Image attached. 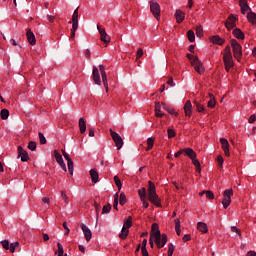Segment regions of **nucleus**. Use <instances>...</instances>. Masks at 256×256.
<instances>
[{
	"instance_id": "f257e3e1",
	"label": "nucleus",
	"mask_w": 256,
	"mask_h": 256,
	"mask_svg": "<svg viewBox=\"0 0 256 256\" xmlns=\"http://www.w3.org/2000/svg\"><path fill=\"white\" fill-rule=\"evenodd\" d=\"M151 230L158 249H163V246L167 245V234L161 235V230H159V225L157 223L152 224Z\"/></svg>"
},
{
	"instance_id": "f03ea898",
	"label": "nucleus",
	"mask_w": 256,
	"mask_h": 256,
	"mask_svg": "<svg viewBox=\"0 0 256 256\" xmlns=\"http://www.w3.org/2000/svg\"><path fill=\"white\" fill-rule=\"evenodd\" d=\"M148 199L150 203L156 207H161V199H159V195H157L155 183L151 182V180L148 181Z\"/></svg>"
},
{
	"instance_id": "7ed1b4c3",
	"label": "nucleus",
	"mask_w": 256,
	"mask_h": 256,
	"mask_svg": "<svg viewBox=\"0 0 256 256\" xmlns=\"http://www.w3.org/2000/svg\"><path fill=\"white\" fill-rule=\"evenodd\" d=\"M223 63L225 65V71L229 73L231 69L235 67V62L233 61V54L231 53V46H226L224 49Z\"/></svg>"
},
{
	"instance_id": "20e7f679",
	"label": "nucleus",
	"mask_w": 256,
	"mask_h": 256,
	"mask_svg": "<svg viewBox=\"0 0 256 256\" xmlns=\"http://www.w3.org/2000/svg\"><path fill=\"white\" fill-rule=\"evenodd\" d=\"M230 45L232 47V51L235 59H237L238 61H241L243 57V46H241V44L235 39H231Z\"/></svg>"
},
{
	"instance_id": "39448f33",
	"label": "nucleus",
	"mask_w": 256,
	"mask_h": 256,
	"mask_svg": "<svg viewBox=\"0 0 256 256\" xmlns=\"http://www.w3.org/2000/svg\"><path fill=\"white\" fill-rule=\"evenodd\" d=\"M149 5L153 17L159 21L161 19V5L156 0H150Z\"/></svg>"
},
{
	"instance_id": "423d86ee",
	"label": "nucleus",
	"mask_w": 256,
	"mask_h": 256,
	"mask_svg": "<svg viewBox=\"0 0 256 256\" xmlns=\"http://www.w3.org/2000/svg\"><path fill=\"white\" fill-rule=\"evenodd\" d=\"M133 226V218L129 216L127 220L124 222L121 233L119 234L120 239L124 240L129 236V229Z\"/></svg>"
},
{
	"instance_id": "0eeeda50",
	"label": "nucleus",
	"mask_w": 256,
	"mask_h": 256,
	"mask_svg": "<svg viewBox=\"0 0 256 256\" xmlns=\"http://www.w3.org/2000/svg\"><path fill=\"white\" fill-rule=\"evenodd\" d=\"M233 195V189H226L223 192V200H222V205L224 209H227L229 205H231V196Z\"/></svg>"
},
{
	"instance_id": "6e6552de",
	"label": "nucleus",
	"mask_w": 256,
	"mask_h": 256,
	"mask_svg": "<svg viewBox=\"0 0 256 256\" xmlns=\"http://www.w3.org/2000/svg\"><path fill=\"white\" fill-rule=\"evenodd\" d=\"M110 135L112 137V140L114 141L117 149H121L123 147V138H121V135L119 133L113 131V129H110Z\"/></svg>"
},
{
	"instance_id": "1a4fd4ad",
	"label": "nucleus",
	"mask_w": 256,
	"mask_h": 256,
	"mask_svg": "<svg viewBox=\"0 0 256 256\" xmlns=\"http://www.w3.org/2000/svg\"><path fill=\"white\" fill-rule=\"evenodd\" d=\"M237 19H239V17L237 15L231 14L228 19L225 22V27L228 29V31H231V29H235V27L237 26Z\"/></svg>"
},
{
	"instance_id": "9d476101",
	"label": "nucleus",
	"mask_w": 256,
	"mask_h": 256,
	"mask_svg": "<svg viewBox=\"0 0 256 256\" xmlns=\"http://www.w3.org/2000/svg\"><path fill=\"white\" fill-rule=\"evenodd\" d=\"M192 67H194L195 71L198 72L199 75H203V73H205V67L199 58H194L192 61Z\"/></svg>"
},
{
	"instance_id": "9b49d317",
	"label": "nucleus",
	"mask_w": 256,
	"mask_h": 256,
	"mask_svg": "<svg viewBox=\"0 0 256 256\" xmlns=\"http://www.w3.org/2000/svg\"><path fill=\"white\" fill-rule=\"evenodd\" d=\"M97 29L100 33V41H102L103 43H111V36L107 34V31H105V28L97 26Z\"/></svg>"
},
{
	"instance_id": "f8f14e48",
	"label": "nucleus",
	"mask_w": 256,
	"mask_h": 256,
	"mask_svg": "<svg viewBox=\"0 0 256 256\" xmlns=\"http://www.w3.org/2000/svg\"><path fill=\"white\" fill-rule=\"evenodd\" d=\"M54 157H55L57 163L63 169V171H65V173H67V165H65V161H63V156L61 155V153H59V151H57V150H54Z\"/></svg>"
},
{
	"instance_id": "ddd939ff",
	"label": "nucleus",
	"mask_w": 256,
	"mask_h": 256,
	"mask_svg": "<svg viewBox=\"0 0 256 256\" xmlns=\"http://www.w3.org/2000/svg\"><path fill=\"white\" fill-rule=\"evenodd\" d=\"M62 155H63L64 159H66V161H67L68 171H69L70 175H73V171H74L73 160L71 159L69 154H67V152H65V150H62Z\"/></svg>"
},
{
	"instance_id": "4468645a",
	"label": "nucleus",
	"mask_w": 256,
	"mask_h": 256,
	"mask_svg": "<svg viewBox=\"0 0 256 256\" xmlns=\"http://www.w3.org/2000/svg\"><path fill=\"white\" fill-rule=\"evenodd\" d=\"M18 157H20L21 161L23 163L29 161V153H27V150L23 149L22 146H18Z\"/></svg>"
},
{
	"instance_id": "2eb2a0df",
	"label": "nucleus",
	"mask_w": 256,
	"mask_h": 256,
	"mask_svg": "<svg viewBox=\"0 0 256 256\" xmlns=\"http://www.w3.org/2000/svg\"><path fill=\"white\" fill-rule=\"evenodd\" d=\"M80 227L84 233V237H85L87 243H89V241H91V238L93 237V233L91 232V229H89V227H87V225H85L83 223L80 225Z\"/></svg>"
},
{
	"instance_id": "dca6fc26",
	"label": "nucleus",
	"mask_w": 256,
	"mask_h": 256,
	"mask_svg": "<svg viewBox=\"0 0 256 256\" xmlns=\"http://www.w3.org/2000/svg\"><path fill=\"white\" fill-rule=\"evenodd\" d=\"M72 27L79 29V8H76L72 15Z\"/></svg>"
},
{
	"instance_id": "f3484780",
	"label": "nucleus",
	"mask_w": 256,
	"mask_h": 256,
	"mask_svg": "<svg viewBox=\"0 0 256 256\" xmlns=\"http://www.w3.org/2000/svg\"><path fill=\"white\" fill-rule=\"evenodd\" d=\"M92 76L95 85H101V74H99V69L97 68V66L93 67Z\"/></svg>"
},
{
	"instance_id": "a211bd4d",
	"label": "nucleus",
	"mask_w": 256,
	"mask_h": 256,
	"mask_svg": "<svg viewBox=\"0 0 256 256\" xmlns=\"http://www.w3.org/2000/svg\"><path fill=\"white\" fill-rule=\"evenodd\" d=\"M174 17L176 19V23L181 24L183 21H185V12H183L181 9H177Z\"/></svg>"
},
{
	"instance_id": "6ab92c4d",
	"label": "nucleus",
	"mask_w": 256,
	"mask_h": 256,
	"mask_svg": "<svg viewBox=\"0 0 256 256\" xmlns=\"http://www.w3.org/2000/svg\"><path fill=\"white\" fill-rule=\"evenodd\" d=\"M184 112L186 117H191L193 115V104L191 103V100H188L184 105Z\"/></svg>"
},
{
	"instance_id": "aec40b11",
	"label": "nucleus",
	"mask_w": 256,
	"mask_h": 256,
	"mask_svg": "<svg viewBox=\"0 0 256 256\" xmlns=\"http://www.w3.org/2000/svg\"><path fill=\"white\" fill-rule=\"evenodd\" d=\"M232 35L235 37V39H238L239 41H244L245 40V33L241 31L239 28H235L232 31Z\"/></svg>"
},
{
	"instance_id": "412c9836",
	"label": "nucleus",
	"mask_w": 256,
	"mask_h": 256,
	"mask_svg": "<svg viewBox=\"0 0 256 256\" xmlns=\"http://www.w3.org/2000/svg\"><path fill=\"white\" fill-rule=\"evenodd\" d=\"M239 6L241 9L242 15H245L247 11L251 10V8L249 7V4L247 3V0H239Z\"/></svg>"
},
{
	"instance_id": "4be33fe9",
	"label": "nucleus",
	"mask_w": 256,
	"mask_h": 256,
	"mask_svg": "<svg viewBox=\"0 0 256 256\" xmlns=\"http://www.w3.org/2000/svg\"><path fill=\"white\" fill-rule=\"evenodd\" d=\"M220 143L222 145V149H223L226 157H229V155H230V153H229V141H227V139H225V138H221Z\"/></svg>"
},
{
	"instance_id": "5701e85b",
	"label": "nucleus",
	"mask_w": 256,
	"mask_h": 256,
	"mask_svg": "<svg viewBox=\"0 0 256 256\" xmlns=\"http://www.w3.org/2000/svg\"><path fill=\"white\" fill-rule=\"evenodd\" d=\"M26 37H27L28 43H30V45L37 44V40L35 39V34L31 30H28L26 32Z\"/></svg>"
},
{
	"instance_id": "b1692460",
	"label": "nucleus",
	"mask_w": 256,
	"mask_h": 256,
	"mask_svg": "<svg viewBox=\"0 0 256 256\" xmlns=\"http://www.w3.org/2000/svg\"><path fill=\"white\" fill-rule=\"evenodd\" d=\"M211 43H213V45H223L225 43V40L223 38H221V36L219 35H214L210 38Z\"/></svg>"
},
{
	"instance_id": "393cba45",
	"label": "nucleus",
	"mask_w": 256,
	"mask_h": 256,
	"mask_svg": "<svg viewBox=\"0 0 256 256\" xmlns=\"http://www.w3.org/2000/svg\"><path fill=\"white\" fill-rule=\"evenodd\" d=\"M184 154L191 160L197 159V153L193 151V148H184Z\"/></svg>"
},
{
	"instance_id": "a878e982",
	"label": "nucleus",
	"mask_w": 256,
	"mask_h": 256,
	"mask_svg": "<svg viewBox=\"0 0 256 256\" xmlns=\"http://www.w3.org/2000/svg\"><path fill=\"white\" fill-rule=\"evenodd\" d=\"M90 177L92 183H98L99 181V172H97V169H91L90 170Z\"/></svg>"
},
{
	"instance_id": "bb28decb",
	"label": "nucleus",
	"mask_w": 256,
	"mask_h": 256,
	"mask_svg": "<svg viewBox=\"0 0 256 256\" xmlns=\"http://www.w3.org/2000/svg\"><path fill=\"white\" fill-rule=\"evenodd\" d=\"M197 229H198V231H200V233H208L209 232V228L207 227V224L205 222H198Z\"/></svg>"
},
{
	"instance_id": "cd10ccee",
	"label": "nucleus",
	"mask_w": 256,
	"mask_h": 256,
	"mask_svg": "<svg viewBox=\"0 0 256 256\" xmlns=\"http://www.w3.org/2000/svg\"><path fill=\"white\" fill-rule=\"evenodd\" d=\"M79 129L80 133H85V131H87V123L83 117L79 119Z\"/></svg>"
},
{
	"instance_id": "c85d7f7f",
	"label": "nucleus",
	"mask_w": 256,
	"mask_h": 256,
	"mask_svg": "<svg viewBox=\"0 0 256 256\" xmlns=\"http://www.w3.org/2000/svg\"><path fill=\"white\" fill-rule=\"evenodd\" d=\"M174 223H175L176 235L180 236L181 235V220H179V218H176L174 220Z\"/></svg>"
},
{
	"instance_id": "c756f323",
	"label": "nucleus",
	"mask_w": 256,
	"mask_h": 256,
	"mask_svg": "<svg viewBox=\"0 0 256 256\" xmlns=\"http://www.w3.org/2000/svg\"><path fill=\"white\" fill-rule=\"evenodd\" d=\"M247 19L252 25H256V14L254 12H248Z\"/></svg>"
},
{
	"instance_id": "7c9ffc66",
	"label": "nucleus",
	"mask_w": 256,
	"mask_h": 256,
	"mask_svg": "<svg viewBox=\"0 0 256 256\" xmlns=\"http://www.w3.org/2000/svg\"><path fill=\"white\" fill-rule=\"evenodd\" d=\"M155 115L157 117H164L165 114L161 113V103L156 102L155 103Z\"/></svg>"
},
{
	"instance_id": "2f4dec72",
	"label": "nucleus",
	"mask_w": 256,
	"mask_h": 256,
	"mask_svg": "<svg viewBox=\"0 0 256 256\" xmlns=\"http://www.w3.org/2000/svg\"><path fill=\"white\" fill-rule=\"evenodd\" d=\"M210 100L208 101V107L213 109L215 105H217V100H215V96L213 94H209Z\"/></svg>"
},
{
	"instance_id": "473e14b6",
	"label": "nucleus",
	"mask_w": 256,
	"mask_h": 256,
	"mask_svg": "<svg viewBox=\"0 0 256 256\" xmlns=\"http://www.w3.org/2000/svg\"><path fill=\"white\" fill-rule=\"evenodd\" d=\"M101 77L106 93H109V82L107 81V74H101Z\"/></svg>"
},
{
	"instance_id": "72a5a7b5",
	"label": "nucleus",
	"mask_w": 256,
	"mask_h": 256,
	"mask_svg": "<svg viewBox=\"0 0 256 256\" xmlns=\"http://www.w3.org/2000/svg\"><path fill=\"white\" fill-rule=\"evenodd\" d=\"M138 195L140 197V201H144V199H147V189L145 188L139 189Z\"/></svg>"
},
{
	"instance_id": "f704fd0d",
	"label": "nucleus",
	"mask_w": 256,
	"mask_h": 256,
	"mask_svg": "<svg viewBox=\"0 0 256 256\" xmlns=\"http://www.w3.org/2000/svg\"><path fill=\"white\" fill-rule=\"evenodd\" d=\"M155 145V138L149 137L147 139V148L146 151H151L153 149V146Z\"/></svg>"
},
{
	"instance_id": "c9c22d12",
	"label": "nucleus",
	"mask_w": 256,
	"mask_h": 256,
	"mask_svg": "<svg viewBox=\"0 0 256 256\" xmlns=\"http://www.w3.org/2000/svg\"><path fill=\"white\" fill-rule=\"evenodd\" d=\"M0 117L3 121H6V119H9V110L8 109H2L0 112Z\"/></svg>"
},
{
	"instance_id": "e433bc0d",
	"label": "nucleus",
	"mask_w": 256,
	"mask_h": 256,
	"mask_svg": "<svg viewBox=\"0 0 256 256\" xmlns=\"http://www.w3.org/2000/svg\"><path fill=\"white\" fill-rule=\"evenodd\" d=\"M162 107H163L164 111H168L170 113V115H175L176 117H177V115H179V113H177L175 111V109L169 108V106H167L165 104H162Z\"/></svg>"
},
{
	"instance_id": "4c0bfd02",
	"label": "nucleus",
	"mask_w": 256,
	"mask_h": 256,
	"mask_svg": "<svg viewBox=\"0 0 256 256\" xmlns=\"http://www.w3.org/2000/svg\"><path fill=\"white\" fill-rule=\"evenodd\" d=\"M57 247H58V250L56 253V255L58 256H63L65 255V250H63V244H61L60 242L57 243Z\"/></svg>"
},
{
	"instance_id": "58836bf2",
	"label": "nucleus",
	"mask_w": 256,
	"mask_h": 256,
	"mask_svg": "<svg viewBox=\"0 0 256 256\" xmlns=\"http://www.w3.org/2000/svg\"><path fill=\"white\" fill-rule=\"evenodd\" d=\"M114 183L118 188V191H121L123 184L121 183V179L119 178V176H114Z\"/></svg>"
},
{
	"instance_id": "ea45409f",
	"label": "nucleus",
	"mask_w": 256,
	"mask_h": 256,
	"mask_svg": "<svg viewBox=\"0 0 256 256\" xmlns=\"http://www.w3.org/2000/svg\"><path fill=\"white\" fill-rule=\"evenodd\" d=\"M187 37L188 41H190V43H193L195 41V32L193 30H189L187 32Z\"/></svg>"
},
{
	"instance_id": "a19ab883",
	"label": "nucleus",
	"mask_w": 256,
	"mask_h": 256,
	"mask_svg": "<svg viewBox=\"0 0 256 256\" xmlns=\"http://www.w3.org/2000/svg\"><path fill=\"white\" fill-rule=\"evenodd\" d=\"M120 205H125L127 203V196L122 192L119 196Z\"/></svg>"
},
{
	"instance_id": "79ce46f5",
	"label": "nucleus",
	"mask_w": 256,
	"mask_h": 256,
	"mask_svg": "<svg viewBox=\"0 0 256 256\" xmlns=\"http://www.w3.org/2000/svg\"><path fill=\"white\" fill-rule=\"evenodd\" d=\"M40 145H45L47 143V138H45V135L42 132L38 133Z\"/></svg>"
},
{
	"instance_id": "37998d69",
	"label": "nucleus",
	"mask_w": 256,
	"mask_h": 256,
	"mask_svg": "<svg viewBox=\"0 0 256 256\" xmlns=\"http://www.w3.org/2000/svg\"><path fill=\"white\" fill-rule=\"evenodd\" d=\"M119 206V194L116 193L114 195V203H113V207L114 209H116V211H118L119 208H117Z\"/></svg>"
},
{
	"instance_id": "c03bdc74",
	"label": "nucleus",
	"mask_w": 256,
	"mask_h": 256,
	"mask_svg": "<svg viewBox=\"0 0 256 256\" xmlns=\"http://www.w3.org/2000/svg\"><path fill=\"white\" fill-rule=\"evenodd\" d=\"M19 247V242H14V243H11L10 246H9V251L10 253H15V249Z\"/></svg>"
},
{
	"instance_id": "a18cd8bd",
	"label": "nucleus",
	"mask_w": 256,
	"mask_h": 256,
	"mask_svg": "<svg viewBox=\"0 0 256 256\" xmlns=\"http://www.w3.org/2000/svg\"><path fill=\"white\" fill-rule=\"evenodd\" d=\"M175 252V245L173 243L168 244V256H173V253Z\"/></svg>"
},
{
	"instance_id": "49530a36",
	"label": "nucleus",
	"mask_w": 256,
	"mask_h": 256,
	"mask_svg": "<svg viewBox=\"0 0 256 256\" xmlns=\"http://www.w3.org/2000/svg\"><path fill=\"white\" fill-rule=\"evenodd\" d=\"M95 211H96V221H99V211H101V205L97 204V202L94 203Z\"/></svg>"
},
{
	"instance_id": "de8ad7c7",
	"label": "nucleus",
	"mask_w": 256,
	"mask_h": 256,
	"mask_svg": "<svg viewBox=\"0 0 256 256\" xmlns=\"http://www.w3.org/2000/svg\"><path fill=\"white\" fill-rule=\"evenodd\" d=\"M111 212V204H107L105 206H103L102 208V215H105L107 213Z\"/></svg>"
},
{
	"instance_id": "09e8293b",
	"label": "nucleus",
	"mask_w": 256,
	"mask_h": 256,
	"mask_svg": "<svg viewBox=\"0 0 256 256\" xmlns=\"http://www.w3.org/2000/svg\"><path fill=\"white\" fill-rule=\"evenodd\" d=\"M28 149H29L30 151H35V149H37V142H35V141H30V142L28 143Z\"/></svg>"
},
{
	"instance_id": "8fccbe9b",
	"label": "nucleus",
	"mask_w": 256,
	"mask_h": 256,
	"mask_svg": "<svg viewBox=\"0 0 256 256\" xmlns=\"http://www.w3.org/2000/svg\"><path fill=\"white\" fill-rule=\"evenodd\" d=\"M196 36L201 38L203 36V26L196 27Z\"/></svg>"
},
{
	"instance_id": "3c124183",
	"label": "nucleus",
	"mask_w": 256,
	"mask_h": 256,
	"mask_svg": "<svg viewBox=\"0 0 256 256\" xmlns=\"http://www.w3.org/2000/svg\"><path fill=\"white\" fill-rule=\"evenodd\" d=\"M1 245L4 249H6V251H9V247H10L9 240H2Z\"/></svg>"
},
{
	"instance_id": "603ef678",
	"label": "nucleus",
	"mask_w": 256,
	"mask_h": 256,
	"mask_svg": "<svg viewBox=\"0 0 256 256\" xmlns=\"http://www.w3.org/2000/svg\"><path fill=\"white\" fill-rule=\"evenodd\" d=\"M206 199L213 200L215 199V194L212 191L206 190Z\"/></svg>"
},
{
	"instance_id": "864d4df0",
	"label": "nucleus",
	"mask_w": 256,
	"mask_h": 256,
	"mask_svg": "<svg viewBox=\"0 0 256 256\" xmlns=\"http://www.w3.org/2000/svg\"><path fill=\"white\" fill-rule=\"evenodd\" d=\"M186 57L187 59H189L191 65H193V61H195V58L199 59V56H193L192 54H187Z\"/></svg>"
},
{
	"instance_id": "5fc2aeb1",
	"label": "nucleus",
	"mask_w": 256,
	"mask_h": 256,
	"mask_svg": "<svg viewBox=\"0 0 256 256\" xmlns=\"http://www.w3.org/2000/svg\"><path fill=\"white\" fill-rule=\"evenodd\" d=\"M232 233H237L238 237H241V230L237 228L236 226L231 227Z\"/></svg>"
},
{
	"instance_id": "6e6d98bb",
	"label": "nucleus",
	"mask_w": 256,
	"mask_h": 256,
	"mask_svg": "<svg viewBox=\"0 0 256 256\" xmlns=\"http://www.w3.org/2000/svg\"><path fill=\"white\" fill-rule=\"evenodd\" d=\"M196 109H197L198 113H203V111H205V107H203V105H201L197 102H196Z\"/></svg>"
},
{
	"instance_id": "4d7b16f0",
	"label": "nucleus",
	"mask_w": 256,
	"mask_h": 256,
	"mask_svg": "<svg viewBox=\"0 0 256 256\" xmlns=\"http://www.w3.org/2000/svg\"><path fill=\"white\" fill-rule=\"evenodd\" d=\"M176 133L173 129H168V139H173L175 137Z\"/></svg>"
},
{
	"instance_id": "13d9d810",
	"label": "nucleus",
	"mask_w": 256,
	"mask_h": 256,
	"mask_svg": "<svg viewBox=\"0 0 256 256\" xmlns=\"http://www.w3.org/2000/svg\"><path fill=\"white\" fill-rule=\"evenodd\" d=\"M63 227L65 229L64 235H69V233H71V230L69 229V226H67V222H63Z\"/></svg>"
},
{
	"instance_id": "bf43d9fd",
	"label": "nucleus",
	"mask_w": 256,
	"mask_h": 256,
	"mask_svg": "<svg viewBox=\"0 0 256 256\" xmlns=\"http://www.w3.org/2000/svg\"><path fill=\"white\" fill-rule=\"evenodd\" d=\"M141 57H143V49L139 48L137 50L136 59H141Z\"/></svg>"
},
{
	"instance_id": "052dcab7",
	"label": "nucleus",
	"mask_w": 256,
	"mask_h": 256,
	"mask_svg": "<svg viewBox=\"0 0 256 256\" xmlns=\"http://www.w3.org/2000/svg\"><path fill=\"white\" fill-rule=\"evenodd\" d=\"M61 197L65 203H69V198L67 197V194L65 193V191L61 192Z\"/></svg>"
},
{
	"instance_id": "680f3d73",
	"label": "nucleus",
	"mask_w": 256,
	"mask_h": 256,
	"mask_svg": "<svg viewBox=\"0 0 256 256\" xmlns=\"http://www.w3.org/2000/svg\"><path fill=\"white\" fill-rule=\"evenodd\" d=\"M153 241H155V238H154V236H153V232L151 231L150 239H149V244H150V246H151L152 249H153V247H154Z\"/></svg>"
},
{
	"instance_id": "e2e57ef3",
	"label": "nucleus",
	"mask_w": 256,
	"mask_h": 256,
	"mask_svg": "<svg viewBox=\"0 0 256 256\" xmlns=\"http://www.w3.org/2000/svg\"><path fill=\"white\" fill-rule=\"evenodd\" d=\"M11 45H13L14 47H18V49H21V45H19V43H17V40L15 39H11L10 40Z\"/></svg>"
},
{
	"instance_id": "0e129e2a",
	"label": "nucleus",
	"mask_w": 256,
	"mask_h": 256,
	"mask_svg": "<svg viewBox=\"0 0 256 256\" xmlns=\"http://www.w3.org/2000/svg\"><path fill=\"white\" fill-rule=\"evenodd\" d=\"M217 162L220 165V167H223V163H224L223 156L218 155Z\"/></svg>"
},
{
	"instance_id": "69168bd1",
	"label": "nucleus",
	"mask_w": 256,
	"mask_h": 256,
	"mask_svg": "<svg viewBox=\"0 0 256 256\" xmlns=\"http://www.w3.org/2000/svg\"><path fill=\"white\" fill-rule=\"evenodd\" d=\"M192 164L194 165V167H199V165H201V162H199L197 160V158H192Z\"/></svg>"
},
{
	"instance_id": "338daca9",
	"label": "nucleus",
	"mask_w": 256,
	"mask_h": 256,
	"mask_svg": "<svg viewBox=\"0 0 256 256\" xmlns=\"http://www.w3.org/2000/svg\"><path fill=\"white\" fill-rule=\"evenodd\" d=\"M182 239L184 243H187V241H191V234H185Z\"/></svg>"
},
{
	"instance_id": "774afa93",
	"label": "nucleus",
	"mask_w": 256,
	"mask_h": 256,
	"mask_svg": "<svg viewBox=\"0 0 256 256\" xmlns=\"http://www.w3.org/2000/svg\"><path fill=\"white\" fill-rule=\"evenodd\" d=\"M246 256H256V252L253 250H250L247 252Z\"/></svg>"
}]
</instances>
